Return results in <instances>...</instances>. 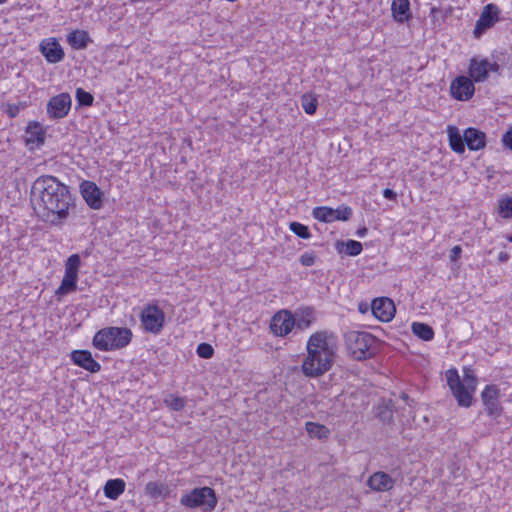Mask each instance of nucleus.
<instances>
[{"label": "nucleus", "mask_w": 512, "mask_h": 512, "mask_svg": "<svg viewBox=\"0 0 512 512\" xmlns=\"http://www.w3.org/2000/svg\"><path fill=\"white\" fill-rule=\"evenodd\" d=\"M30 199L36 215L53 225H61L75 208L68 186L51 175L40 176L33 182Z\"/></svg>", "instance_id": "1"}, {"label": "nucleus", "mask_w": 512, "mask_h": 512, "mask_svg": "<svg viewBox=\"0 0 512 512\" xmlns=\"http://www.w3.org/2000/svg\"><path fill=\"white\" fill-rule=\"evenodd\" d=\"M337 344L333 334L322 330L310 335L301 371L308 378H318L327 373L336 358Z\"/></svg>", "instance_id": "2"}, {"label": "nucleus", "mask_w": 512, "mask_h": 512, "mask_svg": "<svg viewBox=\"0 0 512 512\" xmlns=\"http://www.w3.org/2000/svg\"><path fill=\"white\" fill-rule=\"evenodd\" d=\"M447 384L457 400L459 406L470 407L473 393L476 390L477 378L470 367L463 368V377L460 378L456 369L446 371Z\"/></svg>", "instance_id": "3"}, {"label": "nucleus", "mask_w": 512, "mask_h": 512, "mask_svg": "<svg viewBox=\"0 0 512 512\" xmlns=\"http://www.w3.org/2000/svg\"><path fill=\"white\" fill-rule=\"evenodd\" d=\"M132 338L128 328L108 327L98 331L93 338V345L101 351H110L126 347Z\"/></svg>", "instance_id": "4"}, {"label": "nucleus", "mask_w": 512, "mask_h": 512, "mask_svg": "<svg viewBox=\"0 0 512 512\" xmlns=\"http://www.w3.org/2000/svg\"><path fill=\"white\" fill-rule=\"evenodd\" d=\"M349 354L356 360H364L374 354L376 338L369 332L350 331L345 334Z\"/></svg>", "instance_id": "5"}, {"label": "nucleus", "mask_w": 512, "mask_h": 512, "mask_svg": "<svg viewBox=\"0 0 512 512\" xmlns=\"http://www.w3.org/2000/svg\"><path fill=\"white\" fill-rule=\"evenodd\" d=\"M217 496L210 487L194 488L180 498V504L188 509L200 508L203 512H211L217 505Z\"/></svg>", "instance_id": "6"}, {"label": "nucleus", "mask_w": 512, "mask_h": 512, "mask_svg": "<svg viewBox=\"0 0 512 512\" xmlns=\"http://www.w3.org/2000/svg\"><path fill=\"white\" fill-rule=\"evenodd\" d=\"M165 315L156 305H148L141 313L143 328L151 333H159L164 325Z\"/></svg>", "instance_id": "7"}, {"label": "nucleus", "mask_w": 512, "mask_h": 512, "mask_svg": "<svg viewBox=\"0 0 512 512\" xmlns=\"http://www.w3.org/2000/svg\"><path fill=\"white\" fill-rule=\"evenodd\" d=\"M499 65L487 59L472 58L469 66V76L474 82H484L490 71L498 72Z\"/></svg>", "instance_id": "8"}, {"label": "nucleus", "mask_w": 512, "mask_h": 512, "mask_svg": "<svg viewBox=\"0 0 512 512\" xmlns=\"http://www.w3.org/2000/svg\"><path fill=\"white\" fill-rule=\"evenodd\" d=\"M71 96L68 93H61L52 97L47 103V113L51 118H64L71 108Z\"/></svg>", "instance_id": "9"}, {"label": "nucleus", "mask_w": 512, "mask_h": 512, "mask_svg": "<svg viewBox=\"0 0 512 512\" xmlns=\"http://www.w3.org/2000/svg\"><path fill=\"white\" fill-rule=\"evenodd\" d=\"M295 326L293 314L288 310L276 313L271 321V330L276 336H286Z\"/></svg>", "instance_id": "10"}, {"label": "nucleus", "mask_w": 512, "mask_h": 512, "mask_svg": "<svg viewBox=\"0 0 512 512\" xmlns=\"http://www.w3.org/2000/svg\"><path fill=\"white\" fill-rule=\"evenodd\" d=\"M475 91L473 80L466 76H458L450 85L451 95L459 101L469 100Z\"/></svg>", "instance_id": "11"}, {"label": "nucleus", "mask_w": 512, "mask_h": 512, "mask_svg": "<svg viewBox=\"0 0 512 512\" xmlns=\"http://www.w3.org/2000/svg\"><path fill=\"white\" fill-rule=\"evenodd\" d=\"M499 8L495 4H487L476 22L474 34L479 37L484 31L492 27L498 21Z\"/></svg>", "instance_id": "12"}, {"label": "nucleus", "mask_w": 512, "mask_h": 512, "mask_svg": "<svg viewBox=\"0 0 512 512\" xmlns=\"http://www.w3.org/2000/svg\"><path fill=\"white\" fill-rule=\"evenodd\" d=\"M80 192L90 208L97 210L102 207V192L94 182L88 180L82 181L80 184Z\"/></svg>", "instance_id": "13"}, {"label": "nucleus", "mask_w": 512, "mask_h": 512, "mask_svg": "<svg viewBox=\"0 0 512 512\" xmlns=\"http://www.w3.org/2000/svg\"><path fill=\"white\" fill-rule=\"evenodd\" d=\"M371 310L373 315L382 322L391 321L396 312L393 301L387 297L373 300Z\"/></svg>", "instance_id": "14"}, {"label": "nucleus", "mask_w": 512, "mask_h": 512, "mask_svg": "<svg viewBox=\"0 0 512 512\" xmlns=\"http://www.w3.org/2000/svg\"><path fill=\"white\" fill-rule=\"evenodd\" d=\"M71 360L74 364L91 373H97L101 369V365L93 359L91 352L88 350L72 351Z\"/></svg>", "instance_id": "15"}, {"label": "nucleus", "mask_w": 512, "mask_h": 512, "mask_svg": "<svg viewBox=\"0 0 512 512\" xmlns=\"http://www.w3.org/2000/svg\"><path fill=\"white\" fill-rule=\"evenodd\" d=\"M499 389L495 385H487L481 393L483 404L489 415L497 416L500 413Z\"/></svg>", "instance_id": "16"}, {"label": "nucleus", "mask_w": 512, "mask_h": 512, "mask_svg": "<svg viewBox=\"0 0 512 512\" xmlns=\"http://www.w3.org/2000/svg\"><path fill=\"white\" fill-rule=\"evenodd\" d=\"M25 142L30 149L39 148L44 144L45 130L38 122H30L25 130Z\"/></svg>", "instance_id": "17"}, {"label": "nucleus", "mask_w": 512, "mask_h": 512, "mask_svg": "<svg viewBox=\"0 0 512 512\" xmlns=\"http://www.w3.org/2000/svg\"><path fill=\"white\" fill-rule=\"evenodd\" d=\"M394 484V479L382 471L373 473L367 480V485L376 492L389 491L394 487Z\"/></svg>", "instance_id": "18"}, {"label": "nucleus", "mask_w": 512, "mask_h": 512, "mask_svg": "<svg viewBox=\"0 0 512 512\" xmlns=\"http://www.w3.org/2000/svg\"><path fill=\"white\" fill-rule=\"evenodd\" d=\"M40 47L42 54L50 63H57L64 58L63 49L56 39L44 40Z\"/></svg>", "instance_id": "19"}, {"label": "nucleus", "mask_w": 512, "mask_h": 512, "mask_svg": "<svg viewBox=\"0 0 512 512\" xmlns=\"http://www.w3.org/2000/svg\"><path fill=\"white\" fill-rule=\"evenodd\" d=\"M391 13L393 19L398 23L408 21L412 17L409 0H393L391 4Z\"/></svg>", "instance_id": "20"}, {"label": "nucleus", "mask_w": 512, "mask_h": 512, "mask_svg": "<svg viewBox=\"0 0 512 512\" xmlns=\"http://www.w3.org/2000/svg\"><path fill=\"white\" fill-rule=\"evenodd\" d=\"M464 141L470 150H479L484 148L486 135L475 128H467L463 134Z\"/></svg>", "instance_id": "21"}, {"label": "nucleus", "mask_w": 512, "mask_h": 512, "mask_svg": "<svg viewBox=\"0 0 512 512\" xmlns=\"http://www.w3.org/2000/svg\"><path fill=\"white\" fill-rule=\"evenodd\" d=\"M295 326L300 330L309 328L315 321V311L311 307H304L296 310L293 315Z\"/></svg>", "instance_id": "22"}, {"label": "nucleus", "mask_w": 512, "mask_h": 512, "mask_svg": "<svg viewBox=\"0 0 512 512\" xmlns=\"http://www.w3.org/2000/svg\"><path fill=\"white\" fill-rule=\"evenodd\" d=\"M67 42L73 49L81 50L87 47L90 37L84 30H75L68 34Z\"/></svg>", "instance_id": "23"}, {"label": "nucleus", "mask_w": 512, "mask_h": 512, "mask_svg": "<svg viewBox=\"0 0 512 512\" xmlns=\"http://www.w3.org/2000/svg\"><path fill=\"white\" fill-rule=\"evenodd\" d=\"M125 490V482L122 479L108 480L104 486V494L111 500L117 499Z\"/></svg>", "instance_id": "24"}, {"label": "nucleus", "mask_w": 512, "mask_h": 512, "mask_svg": "<svg viewBox=\"0 0 512 512\" xmlns=\"http://www.w3.org/2000/svg\"><path fill=\"white\" fill-rule=\"evenodd\" d=\"M78 276L65 272L64 277L61 281L60 286L56 290V295L61 297L70 292H73L77 288Z\"/></svg>", "instance_id": "25"}, {"label": "nucleus", "mask_w": 512, "mask_h": 512, "mask_svg": "<svg viewBox=\"0 0 512 512\" xmlns=\"http://www.w3.org/2000/svg\"><path fill=\"white\" fill-rule=\"evenodd\" d=\"M145 492L151 498H166L169 488L161 482L151 481L146 484Z\"/></svg>", "instance_id": "26"}, {"label": "nucleus", "mask_w": 512, "mask_h": 512, "mask_svg": "<svg viewBox=\"0 0 512 512\" xmlns=\"http://www.w3.org/2000/svg\"><path fill=\"white\" fill-rule=\"evenodd\" d=\"M449 142L451 149L456 153H463L465 151L464 137L461 136L459 130L456 127L448 128Z\"/></svg>", "instance_id": "27"}, {"label": "nucleus", "mask_w": 512, "mask_h": 512, "mask_svg": "<svg viewBox=\"0 0 512 512\" xmlns=\"http://www.w3.org/2000/svg\"><path fill=\"white\" fill-rule=\"evenodd\" d=\"M305 429L312 438L325 439L330 435V430L325 425L311 421L306 422Z\"/></svg>", "instance_id": "28"}, {"label": "nucleus", "mask_w": 512, "mask_h": 512, "mask_svg": "<svg viewBox=\"0 0 512 512\" xmlns=\"http://www.w3.org/2000/svg\"><path fill=\"white\" fill-rule=\"evenodd\" d=\"M412 332L424 341H430L434 337V331L428 324L414 322L412 324Z\"/></svg>", "instance_id": "29"}, {"label": "nucleus", "mask_w": 512, "mask_h": 512, "mask_svg": "<svg viewBox=\"0 0 512 512\" xmlns=\"http://www.w3.org/2000/svg\"><path fill=\"white\" fill-rule=\"evenodd\" d=\"M313 217L321 222L330 223L336 221L338 217L335 210L329 207H316L313 209Z\"/></svg>", "instance_id": "30"}, {"label": "nucleus", "mask_w": 512, "mask_h": 512, "mask_svg": "<svg viewBox=\"0 0 512 512\" xmlns=\"http://www.w3.org/2000/svg\"><path fill=\"white\" fill-rule=\"evenodd\" d=\"M318 105L317 96L313 93H305L301 96V106L308 115L316 112Z\"/></svg>", "instance_id": "31"}, {"label": "nucleus", "mask_w": 512, "mask_h": 512, "mask_svg": "<svg viewBox=\"0 0 512 512\" xmlns=\"http://www.w3.org/2000/svg\"><path fill=\"white\" fill-rule=\"evenodd\" d=\"M342 247H344V252L350 256H357L362 251V244L355 240H348L347 242H338L337 249L339 252H343Z\"/></svg>", "instance_id": "32"}, {"label": "nucleus", "mask_w": 512, "mask_h": 512, "mask_svg": "<svg viewBox=\"0 0 512 512\" xmlns=\"http://www.w3.org/2000/svg\"><path fill=\"white\" fill-rule=\"evenodd\" d=\"M164 403L171 410L181 411L184 409L187 403V399L185 397L177 396L175 394H168L164 398Z\"/></svg>", "instance_id": "33"}, {"label": "nucleus", "mask_w": 512, "mask_h": 512, "mask_svg": "<svg viewBox=\"0 0 512 512\" xmlns=\"http://www.w3.org/2000/svg\"><path fill=\"white\" fill-rule=\"evenodd\" d=\"M392 406L391 401H385L383 400L379 405L377 406V417L382 422H390L392 420Z\"/></svg>", "instance_id": "34"}, {"label": "nucleus", "mask_w": 512, "mask_h": 512, "mask_svg": "<svg viewBox=\"0 0 512 512\" xmlns=\"http://www.w3.org/2000/svg\"><path fill=\"white\" fill-rule=\"evenodd\" d=\"M498 213L503 218L512 217V197H507L499 200Z\"/></svg>", "instance_id": "35"}, {"label": "nucleus", "mask_w": 512, "mask_h": 512, "mask_svg": "<svg viewBox=\"0 0 512 512\" xmlns=\"http://www.w3.org/2000/svg\"><path fill=\"white\" fill-rule=\"evenodd\" d=\"M80 257L78 254H72L69 256L65 263V272L71 273L78 276V270L80 267Z\"/></svg>", "instance_id": "36"}, {"label": "nucleus", "mask_w": 512, "mask_h": 512, "mask_svg": "<svg viewBox=\"0 0 512 512\" xmlns=\"http://www.w3.org/2000/svg\"><path fill=\"white\" fill-rule=\"evenodd\" d=\"M76 100L81 106H91L94 101V97L91 93L85 91L82 88L76 89Z\"/></svg>", "instance_id": "37"}, {"label": "nucleus", "mask_w": 512, "mask_h": 512, "mask_svg": "<svg viewBox=\"0 0 512 512\" xmlns=\"http://www.w3.org/2000/svg\"><path fill=\"white\" fill-rule=\"evenodd\" d=\"M290 230L302 239H309L311 236L308 227L299 222L290 223Z\"/></svg>", "instance_id": "38"}, {"label": "nucleus", "mask_w": 512, "mask_h": 512, "mask_svg": "<svg viewBox=\"0 0 512 512\" xmlns=\"http://www.w3.org/2000/svg\"><path fill=\"white\" fill-rule=\"evenodd\" d=\"M214 350L210 344L201 343L197 347V354L204 359H209L213 356Z\"/></svg>", "instance_id": "39"}, {"label": "nucleus", "mask_w": 512, "mask_h": 512, "mask_svg": "<svg viewBox=\"0 0 512 512\" xmlns=\"http://www.w3.org/2000/svg\"><path fill=\"white\" fill-rule=\"evenodd\" d=\"M335 210V215H337L338 217L336 218V220H343V221H346L348 220L351 215H352V210L351 208L349 207H343V208H337V209H334Z\"/></svg>", "instance_id": "40"}, {"label": "nucleus", "mask_w": 512, "mask_h": 512, "mask_svg": "<svg viewBox=\"0 0 512 512\" xmlns=\"http://www.w3.org/2000/svg\"><path fill=\"white\" fill-rule=\"evenodd\" d=\"M315 259L316 257L314 254L306 252L300 256L299 261L303 266L309 267L314 265Z\"/></svg>", "instance_id": "41"}, {"label": "nucleus", "mask_w": 512, "mask_h": 512, "mask_svg": "<svg viewBox=\"0 0 512 512\" xmlns=\"http://www.w3.org/2000/svg\"><path fill=\"white\" fill-rule=\"evenodd\" d=\"M461 253H462V248L459 245L454 246L450 252V260L452 262H456L460 258Z\"/></svg>", "instance_id": "42"}, {"label": "nucleus", "mask_w": 512, "mask_h": 512, "mask_svg": "<svg viewBox=\"0 0 512 512\" xmlns=\"http://www.w3.org/2000/svg\"><path fill=\"white\" fill-rule=\"evenodd\" d=\"M505 146L512 150V130L507 131L502 139Z\"/></svg>", "instance_id": "43"}, {"label": "nucleus", "mask_w": 512, "mask_h": 512, "mask_svg": "<svg viewBox=\"0 0 512 512\" xmlns=\"http://www.w3.org/2000/svg\"><path fill=\"white\" fill-rule=\"evenodd\" d=\"M19 113V107L17 105H8V108H7V114L9 115V117L11 118H14L18 115Z\"/></svg>", "instance_id": "44"}, {"label": "nucleus", "mask_w": 512, "mask_h": 512, "mask_svg": "<svg viewBox=\"0 0 512 512\" xmlns=\"http://www.w3.org/2000/svg\"><path fill=\"white\" fill-rule=\"evenodd\" d=\"M383 196H384L386 199H389V200H395V199H396V197H397V194H396V192H394L392 189L386 188V189L383 191Z\"/></svg>", "instance_id": "45"}, {"label": "nucleus", "mask_w": 512, "mask_h": 512, "mask_svg": "<svg viewBox=\"0 0 512 512\" xmlns=\"http://www.w3.org/2000/svg\"><path fill=\"white\" fill-rule=\"evenodd\" d=\"M508 259H509V255H508V253H506V252H500V253H499V255H498V261H499V262H502V263H503V262L508 261Z\"/></svg>", "instance_id": "46"}, {"label": "nucleus", "mask_w": 512, "mask_h": 512, "mask_svg": "<svg viewBox=\"0 0 512 512\" xmlns=\"http://www.w3.org/2000/svg\"><path fill=\"white\" fill-rule=\"evenodd\" d=\"M366 233H367V228L364 227V228L358 230L357 235L360 237H364Z\"/></svg>", "instance_id": "47"}, {"label": "nucleus", "mask_w": 512, "mask_h": 512, "mask_svg": "<svg viewBox=\"0 0 512 512\" xmlns=\"http://www.w3.org/2000/svg\"><path fill=\"white\" fill-rule=\"evenodd\" d=\"M401 397L403 400H408V398H409L408 395L405 393H403Z\"/></svg>", "instance_id": "48"}, {"label": "nucleus", "mask_w": 512, "mask_h": 512, "mask_svg": "<svg viewBox=\"0 0 512 512\" xmlns=\"http://www.w3.org/2000/svg\"><path fill=\"white\" fill-rule=\"evenodd\" d=\"M507 239H508V241H509V242H511V243H512V235H509V236L507 237Z\"/></svg>", "instance_id": "49"}, {"label": "nucleus", "mask_w": 512, "mask_h": 512, "mask_svg": "<svg viewBox=\"0 0 512 512\" xmlns=\"http://www.w3.org/2000/svg\"><path fill=\"white\" fill-rule=\"evenodd\" d=\"M7 0H0V4L5 3Z\"/></svg>", "instance_id": "50"}]
</instances>
